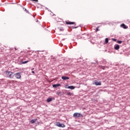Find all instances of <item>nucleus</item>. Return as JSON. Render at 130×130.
<instances>
[{
  "label": "nucleus",
  "mask_w": 130,
  "mask_h": 130,
  "mask_svg": "<svg viewBox=\"0 0 130 130\" xmlns=\"http://www.w3.org/2000/svg\"><path fill=\"white\" fill-rule=\"evenodd\" d=\"M56 126H58V127H66V125L64 124H61L60 122H56L55 124Z\"/></svg>",
  "instance_id": "obj_1"
},
{
  "label": "nucleus",
  "mask_w": 130,
  "mask_h": 130,
  "mask_svg": "<svg viewBox=\"0 0 130 130\" xmlns=\"http://www.w3.org/2000/svg\"><path fill=\"white\" fill-rule=\"evenodd\" d=\"M14 77H15L16 79H20L21 78V73L19 72H17L14 74Z\"/></svg>",
  "instance_id": "obj_2"
},
{
  "label": "nucleus",
  "mask_w": 130,
  "mask_h": 130,
  "mask_svg": "<svg viewBox=\"0 0 130 130\" xmlns=\"http://www.w3.org/2000/svg\"><path fill=\"white\" fill-rule=\"evenodd\" d=\"M73 117H83V115L80 113H75Z\"/></svg>",
  "instance_id": "obj_3"
},
{
  "label": "nucleus",
  "mask_w": 130,
  "mask_h": 130,
  "mask_svg": "<svg viewBox=\"0 0 130 130\" xmlns=\"http://www.w3.org/2000/svg\"><path fill=\"white\" fill-rule=\"evenodd\" d=\"M66 24H67V25H74L75 24H76V22H71V21H66Z\"/></svg>",
  "instance_id": "obj_4"
},
{
  "label": "nucleus",
  "mask_w": 130,
  "mask_h": 130,
  "mask_svg": "<svg viewBox=\"0 0 130 130\" xmlns=\"http://www.w3.org/2000/svg\"><path fill=\"white\" fill-rule=\"evenodd\" d=\"M93 85H95V86H101V82H98V81H95Z\"/></svg>",
  "instance_id": "obj_5"
},
{
  "label": "nucleus",
  "mask_w": 130,
  "mask_h": 130,
  "mask_svg": "<svg viewBox=\"0 0 130 130\" xmlns=\"http://www.w3.org/2000/svg\"><path fill=\"white\" fill-rule=\"evenodd\" d=\"M5 73V75L7 77V78H9V76H10V75L11 74V73H12V72L7 71Z\"/></svg>",
  "instance_id": "obj_6"
},
{
  "label": "nucleus",
  "mask_w": 130,
  "mask_h": 130,
  "mask_svg": "<svg viewBox=\"0 0 130 130\" xmlns=\"http://www.w3.org/2000/svg\"><path fill=\"white\" fill-rule=\"evenodd\" d=\"M14 77H15V74H14V73L12 72L10 73L9 78L10 79H14Z\"/></svg>",
  "instance_id": "obj_7"
},
{
  "label": "nucleus",
  "mask_w": 130,
  "mask_h": 130,
  "mask_svg": "<svg viewBox=\"0 0 130 130\" xmlns=\"http://www.w3.org/2000/svg\"><path fill=\"white\" fill-rule=\"evenodd\" d=\"M61 79L62 80H70V78L67 76H62Z\"/></svg>",
  "instance_id": "obj_8"
},
{
  "label": "nucleus",
  "mask_w": 130,
  "mask_h": 130,
  "mask_svg": "<svg viewBox=\"0 0 130 130\" xmlns=\"http://www.w3.org/2000/svg\"><path fill=\"white\" fill-rule=\"evenodd\" d=\"M52 86L53 88H57V87H59L61 86V85H60V84H53Z\"/></svg>",
  "instance_id": "obj_9"
},
{
  "label": "nucleus",
  "mask_w": 130,
  "mask_h": 130,
  "mask_svg": "<svg viewBox=\"0 0 130 130\" xmlns=\"http://www.w3.org/2000/svg\"><path fill=\"white\" fill-rule=\"evenodd\" d=\"M120 26L122 27V28H123V29H127V26H126L124 23L121 24Z\"/></svg>",
  "instance_id": "obj_10"
},
{
  "label": "nucleus",
  "mask_w": 130,
  "mask_h": 130,
  "mask_svg": "<svg viewBox=\"0 0 130 130\" xmlns=\"http://www.w3.org/2000/svg\"><path fill=\"white\" fill-rule=\"evenodd\" d=\"M120 48L119 45H116L114 46V49L115 50H118V49Z\"/></svg>",
  "instance_id": "obj_11"
},
{
  "label": "nucleus",
  "mask_w": 130,
  "mask_h": 130,
  "mask_svg": "<svg viewBox=\"0 0 130 130\" xmlns=\"http://www.w3.org/2000/svg\"><path fill=\"white\" fill-rule=\"evenodd\" d=\"M67 95L68 96H73V95H74V94H73V93H72V92H70V91H68V92H67Z\"/></svg>",
  "instance_id": "obj_12"
},
{
  "label": "nucleus",
  "mask_w": 130,
  "mask_h": 130,
  "mask_svg": "<svg viewBox=\"0 0 130 130\" xmlns=\"http://www.w3.org/2000/svg\"><path fill=\"white\" fill-rule=\"evenodd\" d=\"M75 88H76V87L72 85L70 86H68V89H71V90H74V89H75Z\"/></svg>",
  "instance_id": "obj_13"
},
{
  "label": "nucleus",
  "mask_w": 130,
  "mask_h": 130,
  "mask_svg": "<svg viewBox=\"0 0 130 130\" xmlns=\"http://www.w3.org/2000/svg\"><path fill=\"white\" fill-rule=\"evenodd\" d=\"M51 101H52V98H49L47 100V102H51Z\"/></svg>",
  "instance_id": "obj_14"
},
{
  "label": "nucleus",
  "mask_w": 130,
  "mask_h": 130,
  "mask_svg": "<svg viewBox=\"0 0 130 130\" xmlns=\"http://www.w3.org/2000/svg\"><path fill=\"white\" fill-rule=\"evenodd\" d=\"M37 119H32L31 121H30V122L31 123H35V122H36Z\"/></svg>",
  "instance_id": "obj_15"
},
{
  "label": "nucleus",
  "mask_w": 130,
  "mask_h": 130,
  "mask_svg": "<svg viewBox=\"0 0 130 130\" xmlns=\"http://www.w3.org/2000/svg\"><path fill=\"white\" fill-rule=\"evenodd\" d=\"M58 29H59V31H64V29H63V27H61V28H59L58 27Z\"/></svg>",
  "instance_id": "obj_16"
},
{
  "label": "nucleus",
  "mask_w": 130,
  "mask_h": 130,
  "mask_svg": "<svg viewBox=\"0 0 130 130\" xmlns=\"http://www.w3.org/2000/svg\"><path fill=\"white\" fill-rule=\"evenodd\" d=\"M108 41H109L108 38H106L105 39V44H107L108 43Z\"/></svg>",
  "instance_id": "obj_17"
},
{
  "label": "nucleus",
  "mask_w": 130,
  "mask_h": 130,
  "mask_svg": "<svg viewBox=\"0 0 130 130\" xmlns=\"http://www.w3.org/2000/svg\"><path fill=\"white\" fill-rule=\"evenodd\" d=\"M117 43H119V44H121L122 43V41H118Z\"/></svg>",
  "instance_id": "obj_18"
},
{
  "label": "nucleus",
  "mask_w": 130,
  "mask_h": 130,
  "mask_svg": "<svg viewBox=\"0 0 130 130\" xmlns=\"http://www.w3.org/2000/svg\"><path fill=\"white\" fill-rule=\"evenodd\" d=\"M27 62H29V61H25L22 62L23 64H25V63H27Z\"/></svg>",
  "instance_id": "obj_19"
},
{
  "label": "nucleus",
  "mask_w": 130,
  "mask_h": 130,
  "mask_svg": "<svg viewBox=\"0 0 130 130\" xmlns=\"http://www.w3.org/2000/svg\"><path fill=\"white\" fill-rule=\"evenodd\" d=\"M56 94H57V95H58L59 96H60L61 93H60V92H59V91H57V92H56Z\"/></svg>",
  "instance_id": "obj_20"
},
{
  "label": "nucleus",
  "mask_w": 130,
  "mask_h": 130,
  "mask_svg": "<svg viewBox=\"0 0 130 130\" xmlns=\"http://www.w3.org/2000/svg\"><path fill=\"white\" fill-rule=\"evenodd\" d=\"M64 88H66V89H69V85H65Z\"/></svg>",
  "instance_id": "obj_21"
},
{
  "label": "nucleus",
  "mask_w": 130,
  "mask_h": 130,
  "mask_svg": "<svg viewBox=\"0 0 130 130\" xmlns=\"http://www.w3.org/2000/svg\"><path fill=\"white\" fill-rule=\"evenodd\" d=\"M98 31H99V26H98V27H96V31L98 32Z\"/></svg>",
  "instance_id": "obj_22"
},
{
  "label": "nucleus",
  "mask_w": 130,
  "mask_h": 130,
  "mask_svg": "<svg viewBox=\"0 0 130 130\" xmlns=\"http://www.w3.org/2000/svg\"><path fill=\"white\" fill-rule=\"evenodd\" d=\"M112 40H113V41L116 42V39H112Z\"/></svg>",
  "instance_id": "obj_23"
},
{
  "label": "nucleus",
  "mask_w": 130,
  "mask_h": 130,
  "mask_svg": "<svg viewBox=\"0 0 130 130\" xmlns=\"http://www.w3.org/2000/svg\"><path fill=\"white\" fill-rule=\"evenodd\" d=\"M31 1H34V2H38V0H31Z\"/></svg>",
  "instance_id": "obj_24"
},
{
  "label": "nucleus",
  "mask_w": 130,
  "mask_h": 130,
  "mask_svg": "<svg viewBox=\"0 0 130 130\" xmlns=\"http://www.w3.org/2000/svg\"><path fill=\"white\" fill-rule=\"evenodd\" d=\"M31 73H32V74H35V72L34 71H32Z\"/></svg>",
  "instance_id": "obj_25"
},
{
  "label": "nucleus",
  "mask_w": 130,
  "mask_h": 130,
  "mask_svg": "<svg viewBox=\"0 0 130 130\" xmlns=\"http://www.w3.org/2000/svg\"><path fill=\"white\" fill-rule=\"evenodd\" d=\"M33 70H34V68L32 69L31 70L33 71Z\"/></svg>",
  "instance_id": "obj_26"
},
{
  "label": "nucleus",
  "mask_w": 130,
  "mask_h": 130,
  "mask_svg": "<svg viewBox=\"0 0 130 130\" xmlns=\"http://www.w3.org/2000/svg\"><path fill=\"white\" fill-rule=\"evenodd\" d=\"M15 50H17V48H15Z\"/></svg>",
  "instance_id": "obj_27"
}]
</instances>
